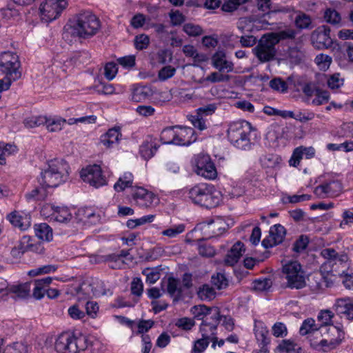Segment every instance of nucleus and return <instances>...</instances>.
<instances>
[{"instance_id": "f257e3e1", "label": "nucleus", "mask_w": 353, "mask_h": 353, "mask_svg": "<svg viewBox=\"0 0 353 353\" xmlns=\"http://www.w3.org/2000/svg\"><path fill=\"white\" fill-rule=\"evenodd\" d=\"M219 310L216 307L200 304V353L203 352L212 342V347L215 348L217 342L216 330L219 321Z\"/></svg>"}, {"instance_id": "f03ea898", "label": "nucleus", "mask_w": 353, "mask_h": 353, "mask_svg": "<svg viewBox=\"0 0 353 353\" xmlns=\"http://www.w3.org/2000/svg\"><path fill=\"white\" fill-rule=\"evenodd\" d=\"M69 169V165L64 159L48 161L37 178L38 183L48 188H57L68 180Z\"/></svg>"}, {"instance_id": "7ed1b4c3", "label": "nucleus", "mask_w": 353, "mask_h": 353, "mask_svg": "<svg viewBox=\"0 0 353 353\" xmlns=\"http://www.w3.org/2000/svg\"><path fill=\"white\" fill-rule=\"evenodd\" d=\"M254 130L250 123L245 120L234 121L229 124L227 137L230 143L238 149L250 150L253 143L250 134Z\"/></svg>"}, {"instance_id": "20e7f679", "label": "nucleus", "mask_w": 353, "mask_h": 353, "mask_svg": "<svg viewBox=\"0 0 353 353\" xmlns=\"http://www.w3.org/2000/svg\"><path fill=\"white\" fill-rule=\"evenodd\" d=\"M71 28L73 35L87 39L97 34L100 28V21L91 12L82 11L75 16Z\"/></svg>"}, {"instance_id": "39448f33", "label": "nucleus", "mask_w": 353, "mask_h": 353, "mask_svg": "<svg viewBox=\"0 0 353 353\" xmlns=\"http://www.w3.org/2000/svg\"><path fill=\"white\" fill-rule=\"evenodd\" d=\"M283 273L287 281L286 288L300 290L306 286L305 273L298 261H290L284 265Z\"/></svg>"}, {"instance_id": "423d86ee", "label": "nucleus", "mask_w": 353, "mask_h": 353, "mask_svg": "<svg viewBox=\"0 0 353 353\" xmlns=\"http://www.w3.org/2000/svg\"><path fill=\"white\" fill-rule=\"evenodd\" d=\"M278 40L274 39L270 33L264 34L253 49L254 54L261 62H268L275 59Z\"/></svg>"}, {"instance_id": "0eeeda50", "label": "nucleus", "mask_w": 353, "mask_h": 353, "mask_svg": "<svg viewBox=\"0 0 353 353\" xmlns=\"http://www.w3.org/2000/svg\"><path fill=\"white\" fill-rule=\"evenodd\" d=\"M19 67L20 62L16 54L4 52L0 55V70L6 74L3 79L10 80V83L21 77V73L19 70Z\"/></svg>"}, {"instance_id": "6e6552de", "label": "nucleus", "mask_w": 353, "mask_h": 353, "mask_svg": "<svg viewBox=\"0 0 353 353\" xmlns=\"http://www.w3.org/2000/svg\"><path fill=\"white\" fill-rule=\"evenodd\" d=\"M326 330L325 337L316 345L319 350L325 352L336 348L344 340L345 332L341 327L333 325L325 327Z\"/></svg>"}, {"instance_id": "1a4fd4ad", "label": "nucleus", "mask_w": 353, "mask_h": 353, "mask_svg": "<svg viewBox=\"0 0 353 353\" xmlns=\"http://www.w3.org/2000/svg\"><path fill=\"white\" fill-rule=\"evenodd\" d=\"M67 6L66 0H46L39 7L41 20L50 22L56 19Z\"/></svg>"}, {"instance_id": "9d476101", "label": "nucleus", "mask_w": 353, "mask_h": 353, "mask_svg": "<svg viewBox=\"0 0 353 353\" xmlns=\"http://www.w3.org/2000/svg\"><path fill=\"white\" fill-rule=\"evenodd\" d=\"M81 177L84 182L96 188L107 184L106 178L102 173L101 168L97 164L83 169L81 172Z\"/></svg>"}, {"instance_id": "9b49d317", "label": "nucleus", "mask_w": 353, "mask_h": 353, "mask_svg": "<svg viewBox=\"0 0 353 353\" xmlns=\"http://www.w3.org/2000/svg\"><path fill=\"white\" fill-rule=\"evenodd\" d=\"M77 293L86 294L88 296H101L106 294L105 285L101 280L97 278H92L86 280L80 285Z\"/></svg>"}, {"instance_id": "f8f14e48", "label": "nucleus", "mask_w": 353, "mask_h": 353, "mask_svg": "<svg viewBox=\"0 0 353 353\" xmlns=\"http://www.w3.org/2000/svg\"><path fill=\"white\" fill-rule=\"evenodd\" d=\"M342 192V184L337 179H330L318 185L314 189V194L319 198L336 196Z\"/></svg>"}, {"instance_id": "ddd939ff", "label": "nucleus", "mask_w": 353, "mask_h": 353, "mask_svg": "<svg viewBox=\"0 0 353 353\" xmlns=\"http://www.w3.org/2000/svg\"><path fill=\"white\" fill-rule=\"evenodd\" d=\"M330 33V29L326 26H322L313 31L311 35V41L314 47L318 49L332 47L333 41Z\"/></svg>"}, {"instance_id": "4468645a", "label": "nucleus", "mask_w": 353, "mask_h": 353, "mask_svg": "<svg viewBox=\"0 0 353 353\" xmlns=\"http://www.w3.org/2000/svg\"><path fill=\"white\" fill-rule=\"evenodd\" d=\"M217 170L210 156L208 154L200 153V176L209 180L216 179Z\"/></svg>"}, {"instance_id": "2eb2a0df", "label": "nucleus", "mask_w": 353, "mask_h": 353, "mask_svg": "<svg viewBox=\"0 0 353 353\" xmlns=\"http://www.w3.org/2000/svg\"><path fill=\"white\" fill-rule=\"evenodd\" d=\"M88 337L81 333L70 332L69 353H79L86 350L89 345Z\"/></svg>"}, {"instance_id": "dca6fc26", "label": "nucleus", "mask_w": 353, "mask_h": 353, "mask_svg": "<svg viewBox=\"0 0 353 353\" xmlns=\"http://www.w3.org/2000/svg\"><path fill=\"white\" fill-rule=\"evenodd\" d=\"M334 307L337 314L344 315L348 320H353V298L338 299Z\"/></svg>"}, {"instance_id": "f3484780", "label": "nucleus", "mask_w": 353, "mask_h": 353, "mask_svg": "<svg viewBox=\"0 0 353 353\" xmlns=\"http://www.w3.org/2000/svg\"><path fill=\"white\" fill-rule=\"evenodd\" d=\"M132 196L139 206L144 208L150 207L157 199L152 192L141 187L136 188Z\"/></svg>"}, {"instance_id": "a211bd4d", "label": "nucleus", "mask_w": 353, "mask_h": 353, "mask_svg": "<svg viewBox=\"0 0 353 353\" xmlns=\"http://www.w3.org/2000/svg\"><path fill=\"white\" fill-rule=\"evenodd\" d=\"M48 208H50L52 210V213L50 214L52 218L58 222L67 223L72 219V214L69 209L66 207H55L54 205H46L42 208L41 213L45 214L46 210Z\"/></svg>"}, {"instance_id": "6ab92c4d", "label": "nucleus", "mask_w": 353, "mask_h": 353, "mask_svg": "<svg viewBox=\"0 0 353 353\" xmlns=\"http://www.w3.org/2000/svg\"><path fill=\"white\" fill-rule=\"evenodd\" d=\"M245 248L243 243L241 241L236 242L228 250L224 259V263L226 265H234L243 256Z\"/></svg>"}, {"instance_id": "aec40b11", "label": "nucleus", "mask_w": 353, "mask_h": 353, "mask_svg": "<svg viewBox=\"0 0 353 353\" xmlns=\"http://www.w3.org/2000/svg\"><path fill=\"white\" fill-rule=\"evenodd\" d=\"M159 146L156 138L148 136L140 145L139 153L145 160H148L154 155Z\"/></svg>"}, {"instance_id": "412c9836", "label": "nucleus", "mask_w": 353, "mask_h": 353, "mask_svg": "<svg viewBox=\"0 0 353 353\" xmlns=\"http://www.w3.org/2000/svg\"><path fill=\"white\" fill-rule=\"evenodd\" d=\"M212 65L219 72H230L234 70L232 62L226 60L225 54L223 52H217L212 57Z\"/></svg>"}, {"instance_id": "4be33fe9", "label": "nucleus", "mask_w": 353, "mask_h": 353, "mask_svg": "<svg viewBox=\"0 0 353 353\" xmlns=\"http://www.w3.org/2000/svg\"><path fill=\"white\" fill-rule=\"evenodd\" d=\"M179 131H177L176 139L177 145L188 146L195 142L197 139V135L195 130L192 128L181 127L178 125Z\"/></svg>"}, {"instance_id": "5701e85b", "label": "nucleus", "mask_w": 353, "mask_h": 353, "mask_svg": "<svg viewBox=\"0 0 353 353\" xmlns=\"http://www.w3.org/2000/svg\"><path fill=\"white\" fill-rule=\"evenodd\" d=\"M121 137V128L114 127L109 129L106 133L101 136L100 142L107 148H113L119 143Z\"/></svg>"}, {"instance_id": "b1692460", "label": "nucleus", "mask_w": 353, "mask_h": 353, "mask_svg": "<svg viewBox=\"0 0 353 353\" xmlns=\"http://www.w3.org/2000/svg\"><path fill=\"white\" fill-rule=\"evenodd\" d=\"M52 278L47 276L41 279H36L30 281L31 287L32 286V296L35 299H41L46 294V288L49 287Z\"/></svg>"}, {"instance_id": "393cba45", "label": "nucleus", "mask_w": 353, "mask_h": 353, "mask_svg": "<svg viewBox=\"0 0 353 353\" xmlns=\"http://www.w3.org/2000/svg\"><path fill=\"white\" fill-rule=\"evenodd\" d=\"M6 218L14 227L21 230H26L30 226V217L27 214L22 216L19 212L14 211L8 214Z\"/></svg>"}, {"instance_id": "a878e982", "label": "nucleus", "mask_w": 353, "mask_h": 353, "mask_svg": "<svg viewBox=\"0 0 353 353\" xmlns=\"http://www.w3.org/2000/svg\"><path fill=\"white\" fill-rule=\"evenodd\" d=\"M165 291L170 296L174 297V301L180 299L183 294L181 282L179 279L173 276H169L167 279Z\"/></svg>"}, {"instance_id": "bb28decb", "label": "nucleus", "mask_w": 353, "mask_h": 353, "mask_svg": "<svg viewBox=\"0 0 353 353\" xmlns=\"http://www.w3.org/2000/svg\"><path fill=\"white\" fill-rule=\"evenodd\" d=\"M223 222L221 220L216 219V220L213 218H208L206 221H203V228H210V230H208L207 238H212L216 236L221 234L224 228H222L221 225Z\"/></svg>"}, {"instance_id": "cd10ccee", "label": "nucleus", "mask_w": 353, "mask_h": 353, "mask_svg": "<svg viewBox=\"0 0 353 353\" xmlns=\"http://www.w3.org/2000/svg\"><path fill=\"white\" fill-rule=\"evenodd\" d=\"M152 90L149 86L134 85L132 92V100L135 102H142L148 99L152 95Z\"/></svg>"}, {"instance_id": "c85d7f7f", "label": "nucleus", "mask_w": 353, "mask_h": 353, "mask_svg": "<svg viewBox=\"0 0 353 353\" xmlns=\"http://www.w3.org/2000/svg\"><path fill=\"white\" fill-rule=\"evenodd\" d=\"M48 188H49L39 184L26 194L27 201L28 202L44 201L48 196Z\"/></svg>"}, {"instance_id": "c756f323", "label": "nucleus", "mask_w": 353, "mask_h": 353, "mask_svg": "<svg viewBox=\"0 0 353 353\" xmlns=\"http://www.w3.org/2000/svg\"><path fill=\"white\" fill-rule=\"evenodd\" d=\"M4 339H0V353H28V347L23 342H14L6 345L3 350L2 346Z\"/></svg>"}, {"instance_id": "7c9ffc66", "label": "nucleus", "mask_w": 353, "mask_h": 353, "mask_svg": "<svg viewBox=\"0 0 353 353\" xmlns=\"http://www.w3.org/2000/svg\"><path fill=\"white\" fill-rule=\"evenodd\" d=\"M35 235L38 239L49 242L52 240V229L46 223L35 224L34 226Z\"/></svg>"}, {"instance_id": "2f4dec72", "label": "nucleus", "mask_w": 353, "mask_h": 353, "mask_svg": "<svg viewBox=\"0 0 353 353\" xmlns=\"http://www.w3.org/2000/svg\"><path fill=\"white\" fill-rule=\"evenodd\" d=\"M178 125L171 126L164 128L160 136V140L163 144H175L177 145V131Z\"/></svg>"}, {"instance_id": "473e14b6", "label": "nucleus", "mask_w": 353, "mask_h": 353, "mask_svg": "<svg viewBox=\"0 0 353 353\" xmlns=\"http://www.w3.org/2000/svg\"><path fill=\"white\" fill-rule=\"evenodd\" d=\"M70 332L61 334L56 339L54 347L59 353H69Z\"/></svg>"}, {"instance_id": "72a5a7b5", "label": "nucleus", "mask_w": 353, "mask_h": 353, "mask_svg": "<svg viewBox=\"0 0 353 353\" xmlns=\"http://www.w3.org/2000/svg\"><path fill=\"white\" fill-rule=\"evenodd\" d=\"M274 39L278 40V43L284 40H296L297 31L291 28H287L276 32H270Z\"/></svg>"}, {"instance_id": "f704fd0d", "label": "nucleus", "mask_w": 353, "mask_h": 353, "mask_svg": "<svg viewBox=\"0 0 353 353\" xmlns=\"http://www.w3.org/2000/svg\"><path fill=\"white\" fill-rule=\"evenodd\" d=\"M31 283L26 282L18 285H13L10 292L16 294L20 299H26L30 296Z\"/></svg>"}, {"instance_id": "c9c22d12", "label": "nucleus", "mask_w": 353, "mask_h": 353, "mask_svg": "<svg viewBox=\"0 0 353 353\" xmlns=\"http://www.w3.org/2000/svg\"><path fill=\"white\" fill-rule=\"evenodd\" d=\"M213 193H201V182H200V206L205 207V208H212L215 207L218 203L219 199L217 197L213 196Z\"/></svg>"}, {"instance_id": "e433bc0d", "label": "nucleus", "mask_w": 353, "mask_h": 353, "mask_svg": "<svg viewBox=\"0 0 353 353\" xmlns=\"http://www.w3.org/2000/svg\"><path fill=\"white\" fill-rule=\"evenodd\" d=\"M296 27L299 30L310 29L312 28V19L303 12H299L294 19Z\"/></svg>"}, {"instance_id": "4c0bfd02", "label": "nucleus", "mask_w": 353, "mask_h": 353, "mask_svg": "<svg viewBox=\"0 0 353 353\" xmlns=\"http://www.w3.org/2000/svg\"><path fill=\"white\" fill-rule=\"evenodd\" d=\"M133 176L130 172H125L121 176L117 182L114 185V189L117 192H121L125 190V188L130 187L132 184Z\"/></svg>"}, {"instance_id": "58836bf2", "label": "nucleus", "mask_w": 353, "mask_h": 353, "mask_svg": "<svg viewBox=\"0 0 353 353\" xmlns=\"http://www.w3.org/2000/svg\"><path fill=\"white\" fill-rule=\"evenodd\" d=\"M30 241L29 236H23L14 248H12L10 254L14 258H21V256L28 252L27 243Z\"/></svg>"}, {"instance_id": "ea45409f", "label": "nucleus", "mask_w": 353, "mask_h": 353, "mask_svg": "<svg viewBox=\"0 0 353 353\" xmlns=\"http://www.w3.org/2000/svg\"><path fill=\"white\" fill-rule=\"evenodd\" d=\"M285 234L286 230L285 228L281 224H275L270 228V237H273L274 242H276L278 245L283 241Z\"/></svg>"}, {"instance_id": "a19ab883", "label": "nucleus", "mask_w": 353, "mask_h": 353, "mask_svg": "<svg viewBox=\"0 0 353 353\" xmlns=\"http://www.w3.org/2000/svg\"><path fill=\"white\" fill-rule=\"evenodd\" d=\"M281 157L275 154H265L260 158L262 165L265 168H274L280 163Z\"/></svg>"}, {"instance_id": "79ce46f5", "label": "nucleus", "mask_w": 353, "mask_h": 353, "mask_svg": "<svg viewBox=\"0 0 353 353\" xmlns=\"http://www.w3.org/2000/svg\"><path fill=\"white\" fill-rule=\"evenodd\" d=\"M325 276L321 273H316L312 276L310 279V286L313 291H320L325 289Z\"/></svg>"}, {"instance_id": "37998d69", "label": "nucleus", "mask_w": 353, "mask_h": 353, "mask_svg": "<svg viewBox=\"0 0 353 353\" xmlns=\"http://www.w3.org/2000/svg\"><path fill=\"white\" fill-rule=\"evenodd\" d=\"M276 349L285 353H303L302 349L297 344L287 340H283Z\"/></svg>"}, {"instance_id": "c03bdc74", "label": "nucleus", "mask_w": 353, "mask_h": 353, "mask_svg": "<svg viewBox=\"0 0 353 353\" xmlns=\"http://www.w3.org/2000/svg\"><path fill=\"white\" fill-rule=\"evenodd\" d=\"M142 274L146 276V283L149 284L155 283L161 276L160 270L158 267L146 268L143 270Z\"/></svg>"}, {"instance_id": "a18cd8bd", "label": "nucleus", "mask_w": 353, "mask_h": 353, "mask_svg": "<svg viewBox=\"0 0 353 353\" xmlns=\"http://www.w3.org/2000/svg\"><path fill=\"white\" fill-rule=\"evenodd\" d=\"M319 79L321 81L326 80L327 86L332 90L341 87L343 82V79L339 78V74H334L329 77L325 74H322L319 76Z\"/></svg>"}, {"instance_id": "49530a36", "label": "nucleus", "mask_w": 353, "mask_h": 353, "mask_svg": "<svg viewBox=\"0 0 353 353\" xmlns=\"http://www.w3.org/2000/svg\"><path fill=\"white\" fill-rule=\"evenodd\" d=\"M230 79V76L228 74H223L218 72H213L206 78L200 79V84L203 83L205 81H210L211 83L227 82Z\"/></svg>"}, {"instance_id": "de8ad7c7", "label": "nucleus", "mask_w": 353, "mask_h": 353, "mask_svg": "<svg viewBox=\"0 0 353 353\" xmlns=\"http://www.w3.org/2000/svg\"><path fill=\"white\" fill-rule=\"evenodd\" d=\"M332 61V57L325 54H319L314 59V62L319 68L323 71L327 70L330 68Z\"/></svg>"}, {"instance_id": "09e8293b", "label": "nucleus", "mask_w": 353, "mask_h": 353, "mask_svg": "<svg viewBox=\"0 0 353 353\" xmlns=\"http://www.w3.org/2000/svg\"><path fill=\"white\" fill-rule=\"evenodd\" d=\"M47 118L43 116H32L24 119L23 123L28 128H32L45 124Z\"/></svg>"}, {"instance_id": "8fccbe9b", "label": "nucleus", "mask_w": 353, "mask_h": 353, "mask_svg": "<svg viewBox=\"0 0 353 353\" xmlns=\"http://www.w3.org/2000/svg\"><path fill=\"white\" fill-rule=\"evenodd\" d=\"M288 57L290 62L294 64H299L302 61L303 54L297 46L289 47L288 50Z\"/></svg>"}, {"instance_id": "3c124183", "label": "nucleus", "mask_w": 353, "mask_h": 353, "mask_svg": "<svg viewBox=\"0 0 353 353\" xmlns=\"http://www.w3.org/2000/svg\"><path fill=\"white\" fill-rule=\"evenodd\" d=\"M288 81H284L281 78L276 77L270 81L269 85L274 90L284 93L288 89Z\"/></svg>"}, {"instance_id": "603ef678", "label": "nucleus", "mask_w": 353, "mask_h": 353, "mask_svg": "<svg viewBox=\"0 0 353 353\" xmlns=\"http://www.w3.org/2000/svg\"><path fill=\"white\" fill-rule=\"evenodd\" d=\"M324 19L327 23L332 25L339 24L341 20L339 13L331 8H328L325 11Z\"/></svg>"}, {"instance_id": "864d4df0", "label": "nucleus", "mask_w": 353, "mask_h": 353, "mask_svg": "<svg viewBox=\"0 0 353 353\" xmlns=\"http://www.w3.org/2000/svg\"><path fill=\"white\" fill-rule=\"evenodd\" d=\"M314 95L315 98L312 101V103L314 105H321L326 103L330 99V93L326 90H321L320 88Z\"/></svg>"}, {"instance_id": "5fc2aeb1", "label": "nucleus", "mask_w": 353, "mask_h": 353, "mask_svg": "<svg viewBox=\"0 0 353 353\" xmlns=\"http://www.w3.org/2000/svg\"><path fill=\"white\" fill-rule=\"evenodd\" d=\"M216 292L214 289L209 285H203L200 288V300L210 301L215 298Z\"/></svg>"}, {"instance_id": "6e6d98bb", "label": "nucleus", "mask_w": 353, "mask_h": 353, "mask_svg": "<svg viewBox=\"0 0 353 353\" xmlns=\"http://www.w3.org/2000/svg\"><path fill=\"white\" fill-rule=\"evenodd\" d=\"M65 123V119H48L45 123L47 129L50 132H57L62 129L63 124Z\"/></svg>"}, {"instance_id": "4d7b16f0", "label": "nucleus", "mask_w": 353, "mask_h": 353, "mask_svg": "<svg viewBox=\"0 0 353 353\" xmlns=\"http://www.w3.org/2000/svg\"><path fill=\"white\" fill-rule=\"evenodd\" d=\"M314 322V320L312 318L305 319L300 327V334L305 336L313 331L317 330L318 328L316 327Z\"/></svg>"}, {"instance_id": "13d9d810", "label": "nucleus", "mask_w": 353, "mask_h": 353, "mask_svg": "<svg viewBox=\"0 0 353 353\" xmlns=\"http://www.w3.org/2000/svg\"><path fill=\"white\" fill-rule=\"evenodd\" d=\"M272 285V281L270 278L259 279L254 282V289L257 291H266L270 290Z\"/></svg>"}, {"instance_id": "bf43d9fd", "label": "nucleus", "mask_w": 353, "mask_h": 353, "mask_svg": "<svg viewBox=\"0 0 353 353\" xmlns=\"http://www.w3.org/2000/svg\"><path fill=\"white\" fill-rule=\"evenodd\" d=\"M211 281L219 290L224 289L228 285V281L225 276L221 273H218L216 276H212Z\"/></svg>"}, {"instance_id": "052dcab7", "label": "nucleus", "mask_w": 353, "mask_h": 353, "mask_svg": "<svg viewBox=\"0 0 353 353\" xmlns=\"http://www.w3.org/2000/svg\"><path fill=\"white\" fill-rule=\"evenodd\" d=\"M183 52L185 54L186 57H190L193 58V63L192 65L194 66H199V52L194 48L193 46L191 45H185L183 48Z\"/></svg>"}, {"instance_id": "680f3d73", "label": "nucleus", "mask_w": 353, "mask_h": 353, "mask_svg": "<svg viewBox=\"0 0 353 353\" xmlns=\"http://www.w3.org/2000/svg\"><path fill=\"white\" fill-rule=\"evenodd\" d=\"M247 1L248 0H228L222 5L221 10L223 12H231L235 10L239 6Z\"/></svg>"}, {"instance_id": "e2e57ef3", "label": "nucleus", "mask_w": 353, "mask_h": 353, "mask_svg": "<svg viewBox=\"0 0 353 353\" xmlns=\"http://www.w3.org/2000/svg\"><path fill=\"white\" fill-rule=\"evenodd\" d=\"M307 80L305 76H290L288 77V83L294 85L298 90L301 88V90L304 88Z\"/></svg>"}, {"instance_id": "0e129e2a", "label": "nucleus", "mask_w": 353, "mask_h": 353, "mask_svg": "<svg viewBox=\"0 0 353 353\" xmlns=\"http://www.w3.org/2000/svg\"><path fill=\"white\" fill-rule=\"evenodd\" d=\"M309 243V239L305 235H301L294 242L293 250L296 252H301L306 249Z\"/></svg>"}, {"instance_id": "69168bd1", "label": "nucleus", "mask_w": 353, "mask_h": 353, "mask_svg": "<svg viewBox=\"0 0 353 353\" xmlns=\"http://www.w3.org/2000/svg\"><path fill=\"white\" fill-rule=\"evenodd\" d=\"M185 230V225L183 224H179L174 227L170 228L163 230L161 234L163 236H167L170 238L175 237L178 234L182 233Z\"/></svg>"}, {"instance_id": "338daca9", "label": "nucleus", "mask_w": 353, "mask_h": 353, "mask_svg": "<svg viewBox=\"0 0 353 353\" xmlns=\"http://www.w3.org/2000/svg\"><path fill=\"white\" fill-rule=\"evenodd\" d=\"M176 69L171 65L163 67L159 72L158 77L161 81H165L174 75Z\"/></svg>"}, {"instance_id": "774afa93", "label": "nucleus", "mask_w": 353, "mask_h": 353, "mask_svg": "<svg viewBox=\"0 0 353 353\" xmlns=\"http://www.w3.org/2000/svg\"><path fill=\"white\" fill-rule=\"evenodd\" d=\"M104 70V74L106 79L108 80H112L117 73V65L114 62H109L105 65Z\"/></svg>"}]
</instances>
